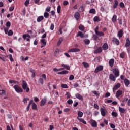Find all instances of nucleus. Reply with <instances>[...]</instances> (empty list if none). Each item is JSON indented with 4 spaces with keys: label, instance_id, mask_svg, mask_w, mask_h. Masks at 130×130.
<instances>
[{
    "label": "nucleus",
    "instance_id": "14",
    "mask_svg": "<svg viewBox=\"0 0 130 130\" xmlns=\"http://www.w3.org/2000/svg\"><path fill=\"white\" fill-rule=\"evenodd\" d=\"M129 46H130V40H129V38H127L126 40L125 47H126L127 48V47H129Z\"/></svg>",
    "mask_w": 130,
    "mask_h": 130
},
{
    "label": "nucleus",
    "instance_id": "41",
    "mask_svg": "<svg viewBox=\"0 0 130 130\" xmlns=\"http://www.w3.org/2000/svg\"><path fill=\"white\" fill-rule=\"evenodd\" d=\"M0 95L2 96V95H4V96H6V90L3 89L0 90Z\"/></svg>",
    "mask_w": 130,
    "mask_h": 130
},
{
    "label": "nucleus",
    "instance_id": "4",
    "mask_svg": "<svg viewBox=\"0 0 130 130\" xmlns=\"http://www.w3.org/2000/svg\"><path fill=\"white\" fill-rule=\"evenodd\" d=\"M13 88L17 93H23V89L19 86V85H15L13 86Z\"/></svg>",
    "mask_w": 130,
    "mask_h": 130
},
{
    "label": "nucleus",
    "instance_id": "23",
    "mask_svg": "<svg viewBox=\"0 0 130 130\" xmlns=\"http://www.w3.org/2000/svg\"><path fill=\"white\" fill-rule=\"evenodd\" d=\"M44 19V17H43V16H39L37 19V22H41Z\"/></svg>",
    "mask_w": 130,
    "mask_h": 130
},
{
    "label": "nucleus",
    "instance_id": "18",
    "mask_svg": "<svg viewBox=\"0 0 130 130\" xmlns=\"http://www.w3.org/2000/svg\"><path fill=\"white\" fill-rule=\"evenodd\" d=\"M119 88H120V83H117L113 88V91H115V90H117V89H119Z\"/></svg>",
    "mask_w": 130,
    "mask_h": 130
},
{
    "label": "nucleus",
    "instance_id": "32",
    "mask_svg": "<svg viewBox=\"0 0 130 130\" xmlns=\"http://www.w3.org/2000/svg\"><path fill=\"white\" fill-rule=\"evenodd\" d=\"M61 67H63L64 69H66V70H70L71 69V67L69 65H66V64H61Z\"/></svg>",
    "mask_w": 130,
    "mask_h": 130
},
{
    "label": "nucleus",
    "instance_id": "64",
    "mask_svg": "<svg viewBox=\"0 0 130 130\" xmlns=\"http://www.w3.org/2000/svg\"><path fill=\"white\" fill-rule=\"evenodd\" d=\"M110 125L111 128H114L115 127V125H114V124L110 123Z\"/></svg>",
    "mask_w": 130,
    "mask_h": 130
},
{
    "label": "nucleus",
    "instance_id": "10",
    "mask_svg": "<svg viewBox=\"0 0 130 130\" xmlns=\"http://www.w3.org/2000/svg\"><path fill=\"white\" fill-rule=\"evenodd\" d=\"M113 42H114L116 45H119L120 42L119 41V40L118 39L116 38H113L112 40Z\"/></svg>",
    "mask_w": 130,
    "mask_h": 130
},
{
    "label": "nucleus",
    "instance_id": "34",
    "mask_svg": "<svg viewBox=\"0 0 130 130\" xmlns=\"http://www.w3.org/2000/svg\"><path fill=\"white\" fill-rule=\"evenodd\" d=\"M119 111L121 112V113H124L125 112V109L124 108H122L120 107H119Z\"/></svg>",
    "mask_w": 130,
    "mask_h": 130
},
{
    "label": "nucleus",
    "instance_id": "39",
    "mask_svg": "<svg viewBox=\"0 0 130 130\" xmlns=\"http://www.w3.org/2000/svg\"><path fill=\"white\" fill-rule=\"evenodd\" d=\"M120 57H121V58H124V57H125V52H121L120 54Z\"/></svg>",
    "mask_w": 130,
    "mask_h": 130
},
{
    "label": "nucleus",
    "instance_id": "35",
    "mask_svg": "<svg viewBox=\"0 0 130 130\" xmlns=\"http://www.w3.org/2000/svg\"><path fill=\"white\" fill-rule=\"evenodd\" d=\"M77 36H80L81 38H84V34H83V32H82V31L78 32V33L77 34Z\"/></svg>",
    "mask_w": 130,
    "mask_h": 130
},
{
    "label": "nucleus",
    "instance_id": "57",
    "mask_svg": "<svg viewBox=\"0 0 130 130\" xmlns=\"http://www.w3.org/2000/svg\"><path fill=\"white\" fill-rule=\"evenodd\" d=\"M54 29V25L53 24H51L50 26V30H51V31H53Z\"/></svg>",
    "mask_w": 130,
    "mask_h": 130
},
{
    "label": "nucleus",
    "instance_id": "15",
    "mask_svg": "<svg viewBox=\"0 0 130 130\" xmlns=\"http://www.w3.org/2000/svg\"><path fill=\"white\" fill-rule=\"evenodd\" d=\"M106 111V110L104 108H101V114L102 116H105L106 115V113H105V112Z\"/></svg>",
    "mask_w": 130,
    "mask_h": 130
},
{
    "label": "nucleus",
    "instance_id": "53",
    "mask_svg": "<svg viewBox=\"0 0 130 130\" xmlns=\"http://www.w3.org/2000/svg\"><path fill=\"white\" fill-rule=\"evenodd\" d=\"M4 32L5 34H8L9 33V28L6 27L4 28Z\"/></svg>",
    "mask_w": 130,
    "mask_h": 130
},
{
    "label": "nucleus",
    "instance_id": "21",
    "mask_svg": "<svg viewBox=\"0 0 130 130\" xmlns=\"http://www.w3.org/2000/svg\"><path fill=\"white\" fill-rule=\"evenodd\" d=\"M74 17L75 19H76V20H79L80 19V13L78 12H75Z\"/></svg>",
    "mask_w": 130,
    "mask_h": 130
},
{
    "label": "nucleus",
    "instance_id": "6",
    "mask_svg": "<svg viewBox=\"0 0 130 130\" xmlns=\"http://www.w3.org/2000/svg\"><path fill=\"white\" fill-rule=\"evenodd\" d=\"M101 71H103V66L99 65L94 70V73H95V74H98V72Z\"/></svg>",
    "mask_w": 130,
    "mask_h": 130
},
{
    "label": "nucleus",
    "instance_id": "1",
    "mask_svg": "<svg viewBox=\"0 0 130 130\" xmlns=\"http://www.w3.org/2000/svg\"><path fill=\"white\" fill-rule=\"evenodd\" d=\"M46 80H47V78H46V75L45 74H43L41 75V77L38 79V84L43 85L44 81H46Z\"/></svg>",
    "mask_w": 130,
    "mask_h": 130
},
{
    "label": "nucleus",
    "instance_id": "50",
    "mask_svg": "<svg viewBox=\"0 0 130 130\" xmlns=\"http://www.w3.org/2000/svg\"><path fill=\"white\" fill-rule=\"evenodd\" d=\"M6 27H7V28H10L11 27V22L8 21L6 22Z\"/></svg>",
    "mask_w": 130,
    "mask_h": 130
},
{
    "label": "nucleus",
    "instance_id": "31",
    "mask_svg": "<svg viewBox=\"0 0 130 130\" xmlns=\"http://www.w3.org/2000/svg\"><path fill=\"white\" fill-rule=\"evenodd\" d=\"M32 109H33V110H37V105H36L35 103H33L32 104Z\"/></svg>",
    "mask_w": 130,
    "mask_h": 130
},
{
    "label": "nucleus",
    "instance_id": "45",
    "mask_svg": "<svg viewBox=\"0 0 130 130\" xmlns=\"http://www.w3.org/2000/svg\"><path fill=\"white\" fill-rule=\"evenodd\" d=\"M82 64L83 66V67H84V68H89V63L85 62H83L82 63Z\"/></svg>",
    "mask_w": 130,
    "mask_h": 130
},
{
    "label": "nucleus",
    "instance_id": "60",
    "mask_svg": "<svg viewBox=\"0 0 130 130\" xmlns=\"http://www.w3.org/2000/svg\"><path fill=\"white\" fill-rule=\"evenodd\" d=\"M93 39L94 40H97V39H98V38L99 37H98V36H97V35H93Z\"/></svg>",
    "mask_w": 130,
    "mask_h": 130
},
{
    "label": "nucleus",
    "instance_id": "49",
    "mask_svg": "<svg viewBox=\"0 0 130 130\" xmlns=\"http://www.w3.org/2000/svg\"><path fill=\"white\" fill-rule=\"evenodd\" d=\"M9 59L12 62L14 61V58H13V55L12 54L9 55Z\"/></svg>",
    "mask_w": 130,
    "mask_h": 130
},
{
    "label": "nucleus",
    "instance_id": "3",
    "mask_svg": "<svg viewBox=\"0 0 130 130\" xmlns=\"http://www.w3.org/2000/svg\"><path fill=\"white\" fill-rule=\"evenodd\" d=\"M98 30H99V26H97L94 29V32L96 35H97V36H98L99 37H100L101 36H104V32L102 31H98Z\"/></svg>",
    "mask_w": 130,
    "mask_h": 130
},
{
    "label": "nucleus",
    "instance_id": "22",
    "mask_svg": "<svg viewBox=\"0 0 130 130\" xmlns=\"http://www.w3.org/2000/svg\"><path fill=\"white\" fill-rule=\"evenodd\" d=\"M77 115L78 118H80V117H83V115H84V113H83V112L81 111H78V113H77Z\"/></svg>",
    "mask_w": 130,
    "mask_h": 130
},
{
    "label": "nucleus",
    "instance_id": "9",
    "mask_svg": "<svg viewBox=\"0 0 130 130\" xmlns=\"http://www.w3.org/2000/svg\"><path fill=\"white\" fill-rule=\"evenodd\" d=\"M46 98L42 99L41 100L40 106H44V105H45V103H46Z\"/></svg>",
    "mask_w": 130,
    "mask_h": 130
},
{
    "label": "nucleus",
    "instance_id": "16",
    "mask_svg": "<svg viewBox=\"0 0 130 130\" xmlns=\"http://www.w3.org/2000/svg\"><path fill=\"white\" fill-rule=\"evenodd\" d=\"M121 95H122V91L118 90L116 93L115 96L118 98Z\"/></svg>",
    "mask_w": 130,
    "mask_h": 130
},
{
    "label": "nucleus",
    "instance_id": "54",
    "mask_svg": "<svg viewBox=\"0 0 130 130\" xmlns=\"http://www.w3.org/2000/svg\"><path fill=\"white\" fill-rule=\"evenodd\" d=\"M51 10V7L50 6H48L46 9V12H50V10Z\"/></svg>",
    "mask_w": 130,
    "mask_h": 130
},
{
    "label": "nucleus",
    "instance_id": "37",
    "mask_svg": "<svg viewBox=\"0 0 130 130\" xmlns=\"http://www.w3.org/2000/svg\"><path fill=\"white\" fill-rule=\"evenodd\" d=\"M62 41H63V39L62 38H60L59 39V41L57 42V45L58 46L59 45H60V44H61V42H62Z\"/></svg>",
    "mask_w": 130,
    "mask_h": 130
},
{
    "label": "nucleus",
    "instance_id": "47",
    "mask_svg": "<svg viewBox=\"0 0 130 130\" xmlns=\"http://www.w3.org/2000/svg\"><path fill=\"white\" fill-rule=\"evenodd\" d=\"M14 34V32H13L12 30H9L8 33V36H12Z\"/></svg>",
    "mask_w": 130,
    "mask_h": 130
},
{
    "label": "nucleus",
    "instance_id": "42",
    "mask_svg": "<svg viewBox=\"0 0 130 130\" xmlns=\"http://www.w3.org/2000/svg\"><path fill=\"white\" fill-rule=\"evenodd\" d=\"M79 11L80 12H84L85 11V7L83 6H81L79 9Z\"/></svg>",
    "mask_w": 130,
    "mask_h": 130
},
{
    "label": "nucleus",
    "instance_id": "52",
    "mask_svg": "<svg viewBox=\"0 0 130 130\" xmlns=\"http://www.w3.org/2000/svg\"><path fill=\"white\" fill-rule=\"evenodd\" d=\"M29 100H30V98H24V99H23V102L24 103H27V102L28 101H29Z\"/></svg>",
    "mask_w": 130,
    "mask_h": 130
},
{
    "label": "nucleus",
    "instance_id": "30",
    "mask_svg": "<svg viewBox=\"0 0 130 130\" xmlns=\"http://www.w3.org/2000/svg\"><path fill=\"white\" fill-rule=\"evenodd\" d=\"M41 42H42V43H43V45L41 46V48H42V47H44L45 45H46V42L45 41V39H43L41 40Z\"/></svg>",
    "mask_w": 130,
    "mask_h": 130
},
{
    "label": "nucleus",
    "instance_id": "28",
    "mask_svg": "<svg viewBox=\"0 0 130 130\" xmlns=\"http://www.w3.org/2000/svg\"><path fill=\"white\" fill-rule=\"evenodd\" d=\"M66 74H69V71H63L61 72H58V75H66Z\"/></svg>",
    "mask_w": 130,
    "mask_h": 130
},
{
    "label": "nucleus",
    "instance_id": "61",
    "mask_svg": "<svg viewBox=\"0 0 130 130\" xmlns=\"http://www.w3.org/2000/svg\"><path fill=\"white\" fill-rule=\"evenodd\" d=\"M46 36H47V34H46V32H45L42 36L41 38H42L43 39L44 38H46Z\"/></svg>",
    "mask_w": 130,
    "mask_h": 130
},
{
    "label": "nucleus",
    "instance_id": "55",
    "mask_svg": "<svg viewBox=\"0 0 130 130\" xmlns=\"http://www.w3.org/2000/svg\"><path fill=\"white\" fill-rule=\"evenodd\" d=\"M68 104H73V100L72 99H69L67 101Z\"/></svg>",
    "mask_w": 130,
    "mask_h": 130
},
{
    "label": "nucleus",
    "instance_id": "25",
    "mask_svg": "<svg viewBox=\"0 0 130 130\" xmlns=\"http://www.w3.org/2000/svg\"><path fill=\"white\" fill-rule=\"evenodd\" d=\"M77 119L80 121V122L83 123V124H87V122H86L84 119L77 117Z\"/></svg>",
    "mask_w": 130,
    "mask_h": 130
},
{
    "label": "nucleus",
    "instance_id": "24",
    "mask_svg": "<svg viewBox=\"0 0 130 130\" xmlns=\"http://www.w3.org/2000/svg\"><path fill=\"white\" fill-rule=\"evenodd\" d=\"M117 7H118V1H117V0H115L114 3L113 5V8L114 9H116Z\"/></svg>",
    "mask_w": 130,
    "mask_h": 130
},
{
    "label": "nucleus",
    "instance_id": "51",
    "mask_svg": "<svg viewBox=\"0 0 130 130\" xmlns=\"http://www.w3.org/2000/svg\"><path fill=\"white\" fill-rule=\"evenodd\" d=\"M74 79H75V76H74L73 75H71L69 77L70 81H73Z\"/></svg>",
    "mask_w": 130,
    "mask_h": 130
},
{
    "label": "nucleus",
    "instance_id": "29",
    "mask_svg": "<svg viewBox=\"0 0 130 130\" xmlns=\"http://www.w3.org/2000/svg\"><path fill=\"white\" fill-rule=\"evenodd\" d=\"M93 21H94V22H100V21H101V20H100V18H99V17L95 16L93 18Z\"/></svg>",
    "mask_w": 130,
    "mask_h": 130
},
{
    "label": "nucleus",
    "instance_id": "63",
    "mask_svg": "<svg viewBox=\"0 0 130 130\" xmlns=\"http://www.w3.org/2000/svg\"><path fill=\"white\" fill-rule=\"evenodd\" d=\"M26 14V10L25 9H24L22 11V13L21 15L22 16H25Z\"/></svg>",
    "mask_w": 130,
    "mask_h": 130
},
{
    "label": "nucleus",
    "instance_id": "62",
    "mask_svg": "<svg viewBox=\"0 0 130 130\" xmlns=\"http://www.w3.org/2000/svg\"><path fill=\"white\" fill-rule=\"evenodd\" d=\"M120 7H121V8H124V3H123V2H121L120 3Z\"/></svg>",
    "mask_w": 130,
    "mask_h": 130
},
{
    "label": "nucleus",
    "instance_id": "48",
    "mask_svg": "<svg viewBox=\"0 0 130 130\" xmlns=\"http://www.w3.org/2000/svg\"><path fill=\"white\" fill-rule=\"evenodd\" d=\"M61 88H63V89H68V88H69V87H68V85L63 84H61Z\"/></svg>",
    "mask_w": 130,
    "mask_h": 130
},
{
    "label": "nucleus",
    "instance_id": "43",
    "mask_svg": "<svg viewBox=\"0 0 130 130\" xmlns=\"http://www.w3.org/2000/svg\"><path fill=\"white\" fill-rule=\"evenodd\" d=\"M89 13H90V14H95L96 10H95V9L92 8L90 10Z\"/></svg>",
    "mask_w": 130,
    "mask_h": 130
},
{
    "label": "nucleus",
    "instance_id": "40",
    "mask_svg": "<svg viewBox=\"0 0 130 130\" xmlns=\"http://www.w3.org/2000/svg\"><path fill=\"white\" fill-rule=\"evenodd\" d=\"M78 28L80 31H84V30H85V27L83 25H80Z\"/></svg>",
    "mask_w": 130,
    "mask_h": 130
},
{
    "label": "nucleus",
    "instance_id": "13",
    "mask_svg": "<svg viewBox=\"0 0 130 130\" xmlns=\"http://www.w3.org/2000/svg\"><path fill=\"white\" fill-rule=\"evenodd\" d=\"M114 64V59L112 58L109 60V65L111 68H112L113 67V65Z\"/></svg>",
    "mask_w": 130,
    "mask_h": 130
},
{
    "label": "nucleus",
    "instance_id": "5",
    "mask_svg": "<svg viewBox=\"0 0 130 130\" xmlns=\"http://www.w3.org/2000/svg\"><path fill=\"white\" fill-rule=\"evenodd\" d=\"M113 73L116 78H117V77H119V70H118V69L116 68H113Z\"/></svg>",
    "mask_w": 130,
    "mask_h": 130
},
{
    "label": "nucleus",
    "instance_id": "20",
    "mask_svg": "<svg viewBox=\"0 0 130 130\" xmlns=\"http://www.w3.org/2000/svg\"><path fill=\"white\" fill-rule=\"evenodd\" d=\"M102 48L104 50H107L108 49V44L105 43L103 45Z\"/></svg>",
    "mask_w": 130,
    "mask_h": 130
},
{
    "label": "nucleus",
    "instance_id": "11",
    "mask_svg": "<svg viewBox=\"0 0 130 130\" xmlns=\"http://www.w3.org/2000/svg\"><path fill=\"white\" fill-rule=\"evenodd\" d=\"M75 97L79 99V100H81L82 101H83L84 99L83 96H82V95H81L80 93L75 94Z\"/></svg>",
    "mask_w": 130,
    "mask_h": 130
},
{
    "label": "nucleus",
    "instance_id": "58",
    "mask_svg": "<svg viewBox=\"0 0 130 130\" xmlns=\"http://www.w3.org/2000/svg\"><path fill=\"white\" fill-rule=\"evenodd\" d=\"M118 20L119 25H122V19H118Z\"/></svg>",
    "mask_w": 130,
    "mask_h": 130
},
{
    "label": "nucleus",
    "instance_id": "46",
    "mask_svg": "<svg viewBox=\"0 0 130 130\" xmlns=\"http://www.w3.org/2000/svg\"><path fill=\"white\" fill-rule=\"evenodd\" d=\"M44 17L46 18H49V14L47 12H44Z\"/></svg>",
    "mask_w": 130,
    "mask_h": 130
},
{
    "label": "nucleus",
    "instance_id": "19",
    "mask_svg": "<svg viewBox=\"0 0 130 130\" xmlns=\"http://www.w3.org/2000/svg\"><path fill=\"white\" fill-rule=\"evenodd\" d=\"M109 79L110 80H111V81H113L114 82H115V80H116V79L114 77V75H113V74H110L109 75Z\"/></svg>",
    "mask_w": 130,
    "mask_h": 130
},
{
    "label": "nucleus",
    "instance_id": "27",
    "mask_svg": "<svg viewBox=\"0 0 130 130\" xmlns=\"http://www.w3.org/2000/svg\"><path fill=\"white\" fill-rule=\"evenodd\" d=\"M92 122L91 123V126L92 127H97V122L95 120H92Z\"/></svg>",
    "mask_w": 130,
    "mask_h": 130
},
{
    "label": "nucleus",
    "instance_id": "7",
    "mask_svg": "<svg viewBox=\"0 0 130 130\" xmlns=\"http://www.w3.org/2000/svg\"><path fill=\"white\" fill-rule=\"evenodd\" d=\"M81 50L78 48H72L68 50V52H79Z\"/></svg>",
    "mask_w": 130,
    "mask_h": 130
},
{
    "label": "nucleus",
    "instance_id": "17",
    "mask_svg": "<svg viewBox=\"0 0 130 130\" xmlns=\"http://www.w3.org/2000/svg\"><path fill=\"white\" fill-rule=\"evenodd\" d=\"M124 83H125L126 87H128V86H129L130 84V81L127 79H125L124 80Z\"/></svg>",
    "mask_w": 130,
    "mask_h": 130
},
{
    "label": "nucleus",
    "instance_id": "2",
    "mask_svg": "<svg viewBox=\"0 0 130 130\" xmlns=\"http://www.w3.org/2000/svg\"><path fill=\"white\" fill-rule=\"evenodd\" d=\"M22 89L26 91L27 93H29V92H30V88L28 86V84L27 83V82H26V81L22 80Z\"/></svg>",
    "mask_w": 130,
    "mask_h": 130
},
{
    "label": "nucleus",
    "instance_id": "36",
    "mask_svg": "<svg viewBox=\"0 0 130 130\" xmlns=\"http://www.w3.org/2000/svg\"><path fill=\"white\" fill-rule=\"evenodd\" d=\"M111 115L113 117H117V116H118V114H117V113H116L115 112H112L111 113Z\"/></svg>",
    "mask_w": 130,
    "mask_h": 130
},
{
    "label": "nucleus",
    "instance_id": "12",
    "mask_svg": "<svg viewBox=\"0 0 130 130\" xmlns=\"http://www.w3.org/2000/svg\"><path fill=\"white\" fill-rule=\"evenodd\" d=\"M112 22L115 24L117 22V16L116 15H114L112 18Z\"/></svg>",
    "mask_w": 130,
    "mask_h": 130
},
{
    "label": "nucleus",
    "instance_id": "33",
    "mask_svg": "<svg viewBox=\"0 0 130 130\" xmlns=\"http://www.w3.org/2000/svg\"><path fill=\"white\" fill-rule=\"evenodd\" d=\"M27 37H28V38H31V36H30L29 34H24L22 36V38L24 40L26 39Z\"/></svg>",
    "mask_w": 130,
    "mask_h": 130
},
{
    "label": "nucleus",
    "instance_id": "26",
    "mask_svg": "<svg viewBox=\"0 0 130 130\" xmlns=\"http://www.w3.org/2000/svg\"><path fill=\"white\" fill-rule=\"evenodd\" d=\"M102 52V48L99 47L94 51V53H100Z\"/></svg>",
    "mask_w": 130,
    "mask_h": 130
},
{
    "label": "nucleus",
    "instance_id": "56",
    "mask_svg": "<svg viewBox=\"0 0 130 130\" xmlns=\"http://www.w3.org/2000/svg\"><path fill=\"white\" fill-rule=\"evenodd\" d=\"M29 3H30V0H26V1L25 2V6L27 7V6L29 5Z\"/></svg>",
    "mask_w": 130,
    "mask_h": 130
},
{
    "label": "nucleus",
    "instance_id": "38",
    "mask_svg": "<svg viewBox=\"0 0 130 130\" xmlns=\"http://www.w3.org/2000/svg\"><path fill=\"white\" fill-rule=\"evenodd\" d=\"M83 41H84L85 44H86V45H89V44H90V40H89V39L84 40Z\"/></svg>",
    "mask_w": 130,
    "mask_h": 130
},
{
    "label": "nucleus",
    "instance_id": "59",
    "mask_svg": "<svg viewBox=\"0 0 130 130\" xmlns=\"http://www.w3.org/2000/svg\"><path fill=\"white\" fill-rule=\"evenodd\" d=\"M94 108H95V109H99V106L97 105L96 104H94Z\"/></svg>",
    "mask_w": 130,
    "mask_h": 130
},
{
    "label": "nucleus",
    "instance_id": "44",
    "mask_svg": "<svg viewBox=\"0 0 130 130\" xmlns=\"http://www.w3.org/2000/svg\"><path fill=\"white\" fill-rule=\"evenodd\" d=\"M61 10V7L60 6V5L58 6L57 8V12L58 14H59L60 13Z\"/></svg>",
    "mask_w": 130,
    "mask_h": 130
},
{
    "label": "nucleus",
    "instance_id": "8",
    "mask_svg": "<svg viewBox=\"0 0 130 130\" xmlns=\"http://www.w3.org/2000/svg\"><path fill=\"white\" fill-rule=\"evenodd\" d=\"M123 34H124V33L123 32V30L122 29H120L119 31H118L117 35L119 39H120V38L123 36Z\"/></svg>",
    "mask_w": 130,
    "mask_h": 130
}]
</instances>
